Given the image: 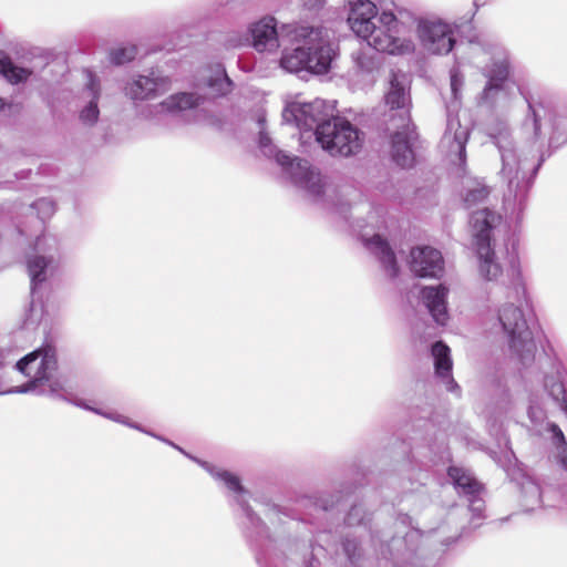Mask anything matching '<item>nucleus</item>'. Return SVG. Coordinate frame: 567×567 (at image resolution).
<instances>
[{
  "label": "nucleus",
  "instance_id": "f257e3e1",
  "mask_svg": "<svg viewBox=\"0 0 567 567\" xmlns=\"http://www.w3.org/2000/svg\"><path fill=\"white\" fill-rule=\"evenodd\" d=\"M523 126L533 134V141L523 145L514 138L507 122L496 121L488 126V136L501 156L499 175L508 187L505 209L512 213H523L525 209L528 190L545 161L543 153L537 156L539 148L535 144L540 135V117L532 103H528V115Z\"/></svg>",
  "mask_w": 567,
  "mask_h": 567
},
{
  "label": "nucleus",
  "instance_id": "f03ea898",
  "mask_svg": "<svg viewBox=\"0 0 567 567\" xmlns=\"http://www.w3.org/2000/svg\"><path fill=\"white\" fill-rule=\"evenodd\" d=\"M348 23L369 48L389 54H409L414 42L405 37L413 14L408 10L394 13L384 0H348Z\"/></svg>",
  "mask_w": 567,
  "mask_h": 567
},
{
  "label": "nucleus",
  "instance_id": "7ed1b4c3",
  "mask_svg": "<svg viewBox=\"0 0 567 567\" xmlns=\"http://www.w3.org/2000/svg\"><path fill=\"white\" fill-rule=\"evenodd\" d=\"M292 35V49L285 48L280 66L290 72L307 71L312 74H327L337 56V47L329 30L321 25L286 24L282 35Z\"/></svg>",
  "mask_w": 567,
  "mask_h": 567
},
{
  "label": "nucleus",
  "instance_id": "20e7f679",
  "mask_svg": "<svg viewBox=\"0 0 567 567\" xmlns=\"http://www.w3.org/2000/svg\"><path fill=\"white\" fill-rule=\"evenodd\" d=\"M506 301L497 308V322L508 339L509 348L523 364L534 360L536 344L527 326L522 306L526 302V288L520 270L513 266L505 292Z\"/></svg>",
  "mask_w": 567,
  "mask_h": 567
},
{
  "label": "nucleus",
  "instance_id": "39448f33",
  "mask_svg": "<svg viewBox=\"0 0 567 567\" xmlns=\"http://www.w3.org/2000/svg\"><path fill=\"white\" fill-rule=\"evenodd\" d=\"M468 54L470 62L487 79L478 103L496 107L507 96L506 82L511 75L507 50L495 39L480 37L468 42Z\"/></svg>",
  "mask_w": 567,
  "mask_h": 567
},
{
  "label": "nucleus",
  "instance_id": "423d86ee",
  "mask_svg": "<svg viewBox=\"0 0 567 567\" xmlns=\"http://www.w3.org/2000/svg\"><path fill=\"white\" fill-rule=\"evenodd\" d=\"M519 223V215H472V241L478 259V272L485 280L494 281L502 275L494 251L495 243L515 234Z\"/></svg>",
  "mask_w": 567,
  "mask_h": 567
},
{
  "label": "nucleus",
  "instance_id": "0eeeda50",
  "mask_svg": "<svg viewBox=\"0 0 567 567\" xmlns=\"http://www.w3.org/2000/svg\"><path fill=\"white\" fill-rule=\"evenodd\" d=\"M383 215L358 216L353 220L347 219L363 247L380 262L383 271L390 278L399 274V266L394 251L386 239L388 226Z\"/></svg>",
  "mask_w": 567,
  "mask_h": 567
},
{
  "label": "nucleus",
  "instance_id": "6e6552de",
  "mask_svg": "<svg viewBox=\"0 0 567 567\" xmlns=\"http://www.w3.org/2000/svg\"><path fill=\"white\" fill-rule=\"evenodd\" d=\"M334 111V102L322 99H316L311 102L293 101L284 109L282 121L287 124H293L302 132V135L309 133L310 136H316L319 126L328 120H332Z\"/></svg>",
  "mask_w": 567,
  "mask_h": 567
},
{
  "label": "nucleus",
  "instance_id": "1a4fd4ad",
  "mask_svg": "<svg viewBox=\"0 0 567 567\" xmlns=\"http://www.w3.org/2000/svg\"><path fill=\"white\" fill-rule=\"evenodd\" d=\"M16 368L30 380L25 384L11 388L4 393L34 392L39 385H42L44 379H50V375L55 372V350L50 346L34 350L19 360Z\"/></svg>",
  "mask_w": 567,
  "mask_h": 567
},
{
  "label": "nucleus",
  "instance_id": "9d476101",
  "mask_svg": "<svg viewBox=\"0 0 567 567\" xmlns=\"http://www.w3.org/2000/svg\"><path fill=\"white\" fill-rule=\"evenodd\" d=\"M58 262V241L53 236L37 237L31 251L27 255L25 264L31 281V293L34 296L38 288L47 281L49 274Z\"/></svg>",
  "mask_w": 567,
  "mask_h": 567
},
{
  "label": "nucleus",
  "instance_id": "9b49d317",
  "mask_svg": "<svg viewBox=\"0 0 567 567\" xmlns=\"http://www.w3.org/2000/svg\"><path fill=\"white\" fill-rule=\"evenodd\" d=\"M416 35L424 51L447 55L456 44L454 27L437 17L416 19Z\"/></svg>",
  "mask_w": 567,
  "mask_h": 567
},
{
  "label": "nucleus",
  "instance_id": "f8f14e48",
  "mask_svg": "<svg viewBox=\"0 0 567 567\" xmlns=\"http://www.w3.org/2000/svg\"><path fill=\"white\" fill-rule=\"evenodd\" d=\"M277 163L289 174L296 186L315 196L322 194V178L308 161L291 157L287 153H277Z\"/></svg>",
  "mask_w": 567,
  "mask_h": 567
},
{
  "label": "nucleus",
  "instance_id": "ddd939ff",
  "mask_svg": "<svg viewBox=\"0 0 567 567\" xmlns=\"http://www.w3.org/2000/svg\"><path fill=\"white\" fill-rule=\"evenodd\" d=\"M385 104L390 107V122L406 123L411 121V95L406 76L392 72L389 89L384 95Z\"/></svg>",
  "mask_w": 567,
  "mask_h": 567
},
{
  "label": "nucleus",
  "instance_id": "4468645a",
  "mask_svg": "<svg viewBox=\"0 0 567 567\" xmlns=\"http://www.w3.org/2000/svg\"><path fill=\"white\" fill-rule=\"evenodd\" d=\"M282 24L278 28V22L272 16H265L252 22L248 27V33L251 40V47L257 52H276L280 47V41L286 38L292 40V35H282Z\"/></svg>",
  "mask_w": 567,
  "mask_h": 567
},
{
  "label": "nucleus",
  "instance_id": "2eb2a0df",
  "mask_svg": "<svg viewBox=\"0 0 567 567\" xmlns=\"http://www.w3.org/2000/svg\"><path fill=\"white\" fill-rule=\"evenodd\" d=\"M449 476L457 493L466 497L468 501L472 520L474 522L475 518H483V512L485 509L483 485L468 470L462 467L451 466L449 468Z\"/></svg>",
  "mask_w": 567,
  "mask_h": 567
},
{
  "label": "nucleus",
  "instance_id": "dca6fc26",
  "mask_svg": "<svg viewBox=\"0 0 567 567\" xmlns=\"http://www.w3.org/2000/svg\"><path fill=\"white\" fill-rule=\"evenodd\" d=\"M394 133L391 136L392 161L402 168L411 167L415 161L414 145L419 138L415 125L406 123H392Z\"/></svg>",
  "mask_w": 567,
  "mask_h": 567
},
{
  "label": "nucleus",
  "instance_id": "f3484780",
  "mask_svg": "<svg viewBox=\"0 0 567 567\" xmlns=\"http://www.w3.org/2000/svg\"><path fill=\"white\" fill-rule=\"evenodd\" d=\"M460 196L463 208L471 213H495L497 198L492 194V187L483 178H464Z\"/></svg>",
  "mask_w": 567,
  "mask_h": 567
},
{
  "label": "nucleus",
  "instance_id": "a211bd4d",
  "mask_svg": "<svg viewBox=\"0 0 567 567\" xmlns=\"http://www.w3.org/2000/svg\"><path fill=\"white\" fill-rule=\"evenodd\" d=\"M85 75L86 82L76 97V105L81 124L92 127L100 118L101 83L92 71L86 70Z\"/></svg>",
  "mask_w": 567,
  "mask_h": 567
},
{
  "label": "nucleus",
  "instance_id": "6ab92c4d",
  "mask_svg": "<svg viewBox=\"0 0 567 567\" xmlns=\"http://www.w3.org/2000/svg\"><path fill=\"white\" fill-rule=\"evenodd\" d=\"M193 460L200 464L216 481L224 484L225 487L228 488V491L235 494V499L241 507L250 525L257 529V534H264L265 527L262 526L260 519L255 516V514L251 512L249 506L246 504V501L244 499V494H246V491L240 484L238 476L234 475L228 471L218 470L213 465L208 464L207 462H202L196 458Z\"/></svg>",
  "mask_w": 567,
  "mask_h": 567
},
{
  "label": "nucleus",
  "instance_id": "aec40b11",
  "mask_svg": "<svg viewBox=\"0 0 567 567\" xmlns=\"http://www.w3.org/2000/svg\"><path fill=\"white\" fill-rule=\"evenodd\" d=\"M410 268L419 277L440 278L444 271V260L440 250L423 246L412 248Z\"/></svg>",
  "mask_w": 567,
  "mask_h": 567
},
{
  "label": "nucleus",
  "instance_id": "412c9836",
  "mask_svg": "<svg viewBox=\"0 0 567 567\" xmlns=\"http://www.w3.org/2000/svg\"><path fill=\"white\" fill-rule=\"evenodd\" d=\"M169 79L151 72L150 75H137L127 83L126 95L133 101L155 99L169 89Z\"/></svg>",
  "mask_w": 567,
  "mask_h": 567
},
{
  "label": "nucleus",
  "instance_id": "4be33fe9",
  "mask_svg": "<svg viewBox=\"0 0 567 567\" xmlns=\"http://www.w3.org/2000/svg\"><path fill=\"white\" fill-rule=\"evenodd\" d=\"M468 137V128L462 126L458 118L449 116L441 144L447 148L451 155H455L458 158L460 164L464 163L466 159V144Z\"/></svg>",
  "mask_w": 567,
  "mask_h": 567
},
{
  "label": "nucleus",
  "instance_id": "5701e85b",
  "mask_svg": "<svg viewBox=\"0 0 567 567\" xmlns=\"http://www.w3.org/2000/svg\"><path fill=\"white\" fill-rule=\"evenodd\" d=\"M449 289L443 286H427L421 291V298L427 308L434 321L439 324H445L449 320L446 298Z\"/></svg>",
  "mask_w": 567,
  "mask_h": 567
},
{
  "label": "nucleus",
  "instance_id": "b1692460",
  "mask_svg": "<svg viewBox=\"0 0 567 567\" xmlns=\"http://www.w3.org/2000/svg\"><path fill=\"white\" fill-rule=\"evenodd\" d=\"M432 357L434 359L435 374L440 378L450 392L460 391V386L452 378L453 362L451 359L450 348L442 341H437L432 346Z\"/></svg>",
  "mask_w": 567,
  "mask_h": 567
},
{
  "label": "nucleus",
  "instance_id": "393cba45",
  "mask_svg": "<svg viewBox=\"0 0 567 567\" xmlns=\"http://www.w3.org/2000/svg\"><path fill=\"white\" fill-rule=\"evenodd\" d=\"M343 125L332 145L328 146V153L332 156H350L359 152L362 146V136L359 130L349 121Z\"/></svg>",
  "mask_w": 567,
  "mask_h": 567
},
{
  "label": "nucleus",
  "instance_id": "a878e982",
  "mask_svg": "<svg viewBox=\"0 0 567 567\" xmlns=\"http://www.w3.org/2000/svg\"><path fill=\"white\" fill-rule=\"evenodd\" d=\"M204 101L205 97L196 92H178L169 95L156 109L157 113L177 115L184 111L198 107Z\"/></svg>",
  "mask_w": 567,
  "mask_h": 567
},
{
  "label": "nucleus",
  "instance_id": "bb28decb",
  "mask_svg": "<svg viewBox=\"0 0 567 567\" xmlns=\"http://www.w3.org/2000/svg\"><path fill=\"white\" fill-rule=\"evenodd\" d=\"M565 371L559 367H553L549 374H546L544 386L548 395L558 404V406L567 414V400L565 388Z\"/></svg>",
  "mask_w": 567,
  "mask_h": 567
},
{
  "label": "nucleus",
  "instance_id": "cd10ccee",
  "mask_svg": "<svg viewBox=\"0 0 567 567\" xmlns=\"http://www.w3.org/2000/svg\"><path fill=\"white\" fill-rule=\"evenodd\" d=\"M0 75L11 84L27 82L32 75V70L18 66L3 51H0Z\"/></svg>",
  "mask_w": 567,
  "mask_h": 567
},
{
  "label": "nucleus",
  "instance_id": "c85d7f7f",
  "mask_svg": "<svg viewBox=\"0 0 567 567\" xmlns=\"http://www.w3.org/2000/svg\"><path fill=\"white\" fill-rule=\"evenodd\" d=\"M546 431L550 434V442L555 447L554 457L556 463L567 472V442L560 427L553 422H548Z\"/></svg>",
  "mask_w": 567,
  "mask_h": 567
},
{
  "label": "nucleus",
  "instance_id": "c756f323",
  "mask_svg": "<svg viewBox=\"0 0 567 567\" xmlns=\"http://www.w3.org/2000/svg\"><path fill=\"white\" fill-rule=\"evenodd\" d=\"M348 120L337 116L334 113L332 115V120H328V122L323 123V125L319 126V131L316 134V141L321 145V147L328 152L329 144L332 145L334 140L337 138L339 132H341V126L347 123Z\"/></svg>",
  "mask_w": 567,
  "mask_h": 567
},
{
  "label": "nucleus",
  "instance_id": "7c9ffc66",
  "mask_svg": "<svg viewBox=\"0 0 567 567\" xmlns=\"http://www.w3.org/2000/svg\"><path fill=\"white\" fill-rule=\"evenodd\" d=\"M206 86L213 97L226 95L231 91L233 82L228 78L225 69L218 64L213 73L207 79Z\"/></svg>",
  "mask_w": 567,
  "mask_h": 567
},
{
  "label": "nucleus",
  "instance_id": "2f4dec72",
  "mask_svg": "<svg viewBox=\"0 0 567 567\" xmlns=\"http://www.w3.org/2000/svg\"><path fill=\"white\" fill-rule=\"evenodd\" d=\"M378 54L371 50H359L352 53L354 68L358 73L372 75L379 68Z\"/></svg>",
  "mask_w": 567,
  "mask_h": 567
},
{
  "label": "nucleus",
  "instance_id": "473e14b6",
  "mask_svg": "<svg viewBox=\"0 0 567 567\" xmlns=\"http://www.w3.org/2000/svg\"><path fill=\"white\" fill-rule=\"evenodd\" d=\"M75 404H76L78 406L83 408V409H86V410L93 411L94 413L100 414V415H102V416H104V417H106V419H109V420L114 421V422H117V423L124 424V425H126V426H128V427L135 429V430H137V431L143 432V433H148V431H146V430H145L144 427H142L140 424H137V423H135V422L130 421V419H128V417H126V416H124V415H122V414H118V413H116V412H105V411L100 410V409H93V408H91V406L86 405L82 400H78V401L75 402Z\"/></svg>",
  "mask_w": 567,
  "mask_h": 567
},
{
  "label": "nucleus",
  "instance_id": "72a5a7b5",
  "mask_svg": "<svg viewBox=\"0 0 567 567\" xmlns=\"http://www.w3.org/2000/svg\"><path fill=\"white\" fill-rule=\"evenodd\" d=\"M258 124L260 126L259 140H258L260 151L267 157H275V159L277 161V153H284V152L279 151L277 148V146L272 143L268 133L265 131V117L264 116L258 117Z\"/></svg>",
  "mask_w": 567,
  "mask_h": 567
},
{
  "label": "nucleus",
  "instance_id": "f704fd0d",
  "mask_svg": "<svg viewBox=\"0 0 567 567\" xmlns=\"http://www.w3.org/2000/svg\"><path fill=\"white\" fill-rule=\"evenodd\" d=\"M137 54L135 45L120 47L111 51L110 60L115 65H123L132 61Z\"/></svg>",
  "mask_w": 567,
  "mask_h": 567
},
{
  "label": "nucleus",
  "instance_id": "c9c22d12",
  "mask_svg": "<svg viewBox=\"0 0 567 567\" xmlns=\"http://www.w3.org/2000/svg\"><path fill=\"white\" fill-rule=\"evenodd\" d=\"M55 372L50 375V379H44L42 385H39L35 390L39 394H52V395H61L64 391V381L54 377Z\"/></svg>",
  "mask_w": 567,
  "mask_h": 567
},
{
  "label": "nucleus",
  "instance_id": "e433bc0d",
  "mask_svg": "<svg viewBox=\"0 0 567 567\" xmlns=\"http://www.w3.org/2000/svg\"><path fill=\"white\" fill-rule=\"evenodd\" d=\"M343 550L353 565H357L363 557L361 543L357 538L347 537L343 542Z\"/></svg>",
  "mask_w": 567,
  "mask_h": 567
},
{
  "label": "nucleus",
  "instance_id": "4c0bfd02",
  "mask_svg": "<svg viewBox=\"0 0 567 567\" xmlns=\"http://www.w3.org/2000/svg\"><path fill=\"white\" fill-rule=\"evenodd\" d=\"M225 45L230 49H237L243 47L251 45L249 33L245 34L241 32H230L226 37Z\"/></svg>",
  "mask_w": 567,
  "mask_h": 567
},
{
  "label": "nucleus",
  "instance_id": "58836bf2",
  "mask_svg": "<svg viewBox=\"0 0 567 567\" xmlns=\"http://www.w3.org/2000/svg\"><path fill=\"white\" fill-rule=\"evenodd\" d=\"M567 126V118L566 117H557L555 118V122H554V131H553V134L550 135L549 137V148H558L560 145L567 143V135H566V138L560 142V134H559V128H564Z\"/></svg>",
  "mask_w": 567,
  "mask_h": 567
},
{
  "label": "nucleus",
  "instance_id": "ea45409f",
  "mask_svg": "<svg viewBox=\"0 0 567 567\" xmlns=\"http://www.w3.org/2000/svg\"><path fill=\"white\" fill-rule=\"evenodd\" d=\"M365 511L361 505H354L346 517V524L348 526L360 525L364 522Z\"/></svg>",
  "mask_w": 567,
  "mask_h": 567
},
{
  "label": "nucleus",
  "instance_id": "a19ab883",
  "mask_svg": "<svg viewBox=\"0 0 567 567\" xmlns=\"http://www.w3.org/2000/svg\"><path fill=\"white\" fill-rule=\"evenodd\" d=\"M35 213H54L58 208L51 198L42 197L31 204Z\"/></svg>",
  "mask_w": 567,
  "mask_h": 567
},
{
  "label": "nucleus",
  "instance_id": "79ce46f5",
  "mask_svg": "<svg viewBox=\"0 0 567 567\" xmlns=\"http://www.w3.org/2000/svg\"><path fill=\"white\" fill-rule=\"evenodd\" d=\"M451 91L453 96L457 99L458 91L463 85V76L457 66H454L450 71Z\"/></svg>",
  "mask_w": 567,
  "mask_h": 567
},
{
  "label": "nucleus",
  "instance_id": "37998d69",
  "mask_svg": "<svg viewBox=\"0 0 567 567\" xmlns=\"http://www.w3.org/2000/svg\"><path fill=\"white\" fill-rule=\"evenodd\" d=\"M423 536V533L420 529H411L404 536V543L406 545V549L411 553L415 551L413 543L419 540Z\"/></svg>",
  "mask_w": 567,
  "mask_h": 567
},
{
  "label": "nucleus",
  "instance_id": "c03bdc74",
  "mask_svg": "<svg viewBox=\"0 0 567 567\" xmlns=\"http://www.w3.org/2000/svg\"><path fill=\"white\" fill-rule=\"evenodd\" d=\"M528 416L533 423H538L544 420L545 414L542 409L535 408V406H529Z\"/></svg>",
  "mask_w": 567,
  "mask_h": 567
},
{
  "label": "nucleus",
  "instance_id": "a18cd8bd",
  "mask_svg": "<svg viewBox=\"0 0 567 567\" xmlns=\"http://www.w3.org/2000/svg\"><path fill=\"white\" fill-rule=\"evenodd\" d=\"M323 4V0H307L303 2V7L309 11H317Z\"/></svg>",
  "mask_w": 567,
  "mask_h": 567
},
{
  "label": "nucleus",
  "instance_id": "49530a36",
  "mask_svg": "<svg viewBox=\"0 0 567 567\" xmlns=\"http://www.w3.org/2000/svg\"><path fill=\"white\" fill-rule=\"evenodd\" d=\"M6 109V102L3 101V99H0V112H3Z\"/></svg>",
  "mask_w": 567,
  "mask_h": 567
},
{
  "label": "nucleus",
  "instance_id": "de8ad7c7",
  "mask_svg": "<svg viewBox=\"0 0 567 567\" xmlns=\"http://www.w3.org/2000/svg\"><path fill=\"white\" fill-rule=\"evenodd\" d=\"M391 6L396 9L395 11H393L394 13H398V11H400L401 9H398V6L394 3V2H391Z\"/></svg>",
  "mask_w": 567,
  "mask_h": 567
},
{
  "label": "nucleus",
  "instance_id": "09e8293b",
  "mask_svg": "<svg viewBox=\"0 0 567 567\" xmlns=\"http://www.w3.org/2000/svg\"><path fill=\"white\" fill-rule=\"evenodd\" d=\"M391 6L396 9L395 11H393L394 13H398V11H400L401 9H398V6L394 3V2H391Z\"/></svg>",
  "mask_w": 567,
  "mask_h": 567
},
{
  "label": "nucleus",
  "instance_id": "8fccbe9b",
  "mask_svg": "<svg viewBox=\"0 0 567 567\" xmlns=\"http://www.w3.org/2000/svg\"><path fill=\"white\" fill-rule=\"evenodd\" d=\"M391 6L396 9L395 11H393L394 13H398V11H400L401 9H398V6L394 3V2H391Z\"/></svg>",
  "mask_w": 567,
  "mask_h": 567
},
{
  "label": "nucleus",
  "instance_id": "3c124183",
  "mask_svg": "<svg viewBox=\"0 0 567 567\" xmlns=\"http://www.w3.org/2000/svg\"><path fill=\"white\" fill-rule=\"evenodd\" d=\"M391 6L396 9L395 11H393L394 13H398V11H400L401 9H398V6L394 3V2H391Z\"/></svg>",
  "mask_w": 567,
  "mask_h": 567
},
{
  "label": "nucleus",
  "instance_id": "603ef678",
  "mask_svg": "<svg viewBox=\"0 0 567 567\" xmlns=\"http://www.w3.org/2000/svg\"><path fill=\"white\" fill-rule=\"evenodd\" d=\"M147 434H148V435H152V436H154V437H157V439H159V440H161V437H159V436H157V435L153 434V433H152V432H150V431H148V433H147ZM162 442H165V439H162Z\"/></svg>",
  "mask_w": 567,
  "mask_h": 567
},
{
  "label": "nucleus",
  "instance_id": "864d4df0",
  "mask_svg": "<svg viewBox=\"0 0 567 567\" xmlns=\"http://www.w3.org/2000/svg\"><path fill=\"white\" fill-rule=\"evenodd\" d=\"M398 542H399L398 539H394V538H393V539H392V542H391V545H392V546H395Z\"/></svg>",
  "mask_w": 567,
  "mask_h": 567
},
{
  "label": "nucleus",
  "instance_id": "5fc2aeb1",
  "mask_svg": "<svg viewBox=\"0 0 567 567\" xmlns=\"http://www.w3.org/2000/svg\"><path fill=\"white\" fill-rule=\"evenodd\" d=\"M171 444H172L174 447H176V449H177V446H176V445H174L173 443H171ZM178 450H179V452L185 453V452L183 451V449L178 447Z\"/></svg>",
  "mask_w": 567,
  "mask_h": 567
}]
</instances>
